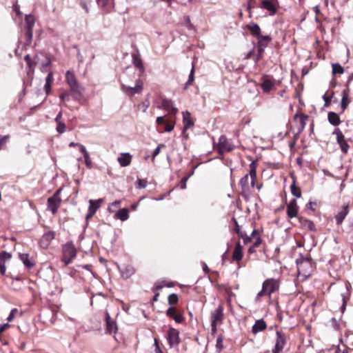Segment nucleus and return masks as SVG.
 Instances as JSON below:
<instances>
[{
  "label": "nucleus",
  "mask_w": 353,
  "mask_h": 353,
  "mask_svg": "<svg viewBox=\"0 0 353 353\" xmlns=\"http://www.w3.org/2000/svg\"><path fill=\"white\" fill-rule=\"evenodd\" d=\"M65 82L70 89L72 99L74 101L80 102L83 99V88L78 82L73 71L68 70L65 72Z\"/></svg>",
  "instance_id": "f257e3e1"
},
{
  "label": "nucleus",
  "mask_w": 353,
  "mask_h": 353,
  "mask_svg": "<svg viewBox=\"0 0 353 353\" xmlns=\"http://www.w3.org/2000/svg\"><path fill=\"white\" fill-rule=\"evenodd\" d=\"M77 251L72 241L67 242L62 247L61 261L65 265H68L72 262L77 256Z\"/></svg>",
  "instance_id": "f03ea898"
},
{
  "label": "nucleus",
  "mask_w": 353,
  "mask_h": 353,
  "mask_svg": "<svg viewBox=\"0 0 353 353\" xmlns=\"http://www.w3.org/2000/svg\"><path fill=\"white\" fill-rule=\"evenodd\" d=\"M279 288V285L276 279H268L263 283L262 289L257 294L256 299L265 295L270 296L273 292L278 290Z\"/></svg>",
  "instance_id": "7ed1b4c3"
},
{
  "label": "nucleus",
  "mask_w": 353,
  "mask_h": 353,
  "mask_svg": "<svg viewBox=\"0 0 353 353\" xmlns=\"http://www.w3.org/2000/svg\"><path fill=\"white\" fill-rule=\"evenodd\" d=\"M260 86L264 93L268 94L276 89V81L270 75H263L261 78Z\"/></svg>",
  "instance_id": "20e7f679"
},
{
  "label": "nucleus",
  "mask_w": 353,
  "mask_h": 353,
  "mask_svg": "<svg viewBox=\"0 0 353 353\" xmlns=\"http://www.w3.org/2000/svg\"><path fill=\"white\" fill-rule=\"evenodd\" d=\"M352 79L353 76L349 77L346 83V88L344 89L341 92L342 99L341 101V113H343L345 111L351 102V99L350 98V89L349 85Z\"/></svg>",
  "instance_id": "39448f33"
},
{
  "label": "nucleus",
  "mask_w": 353,
  "mask_h": 353,
  "mask_svg": "<svg viewBox=\"0 0 353 353\" xmlns=\"http://www.w3.org/2000/svg\"><path fill=\"white\" fill-rule=\"evenodd\" d=\"M279 7L278 0H261L259 8L266 10L270 16L275 15Z\"/></svg>",
  "instance_id": "423d86ee"
},
{
  "label": "nucleus",
  "mask_w": 353,
  "mask_h": 353,
  "mask_svg": "<svg viewBox=\"0 0 353 353\" xmlns=\"http://www.w3.org/2000/svg\"><path fill=\"white\" fill-rule=\"evenodd\" d=\"M166 339L170 348L176 347L180 343L179 331L174 327H170Z\"/></svg>",
  "instance_id": "0eeeda50"
},
{
  "label": "nucleus",
  "mask_w": 353,
  "mask_h": 353,
  "mask_svg": "<svg viewBox=\"0 0 353 353\" xmlns=\"http://www.w3.org/2000/svg\"><path fill=\"white\" fill-rule=\"evenodd\" d=\"M333 134L336 136V142L339 145L340 148L343 153L347 154L348 152L350 145L347 143L345 136L339 128H335Z\"/></svg>",
  "instance_id": "6e6552de"
},
{
  "label": "nucleus",
  "mask_w": 353,
  "mask_h": 353,
  "mask_svg": "<svg viewBox=\"0 0 353 353\" xmlns=\"http://www.w3.org/2000/svg\"><path fill=\"white\" fill-rule=\"evenodd\" d=\"M339 291L342 298V305L341 307V311L344 312L346 307V303L350 297L349 284L342 283L338 286Z\"/></svg>",
  "instance_id": "1a4fd4ad"
},
{
  "label": "nucleus",
  "mask_w": 353,
  "mask_h": 353,
  "mask_svg": "<svg viewBox=\"0 0 353 353\" xmlns=\"http://www.w3.org/2000/svg\"><path fill=\"white\" fill-rule=\"evenodd\" d=\"M143 83L142 80L139 78L136 80V85L134 87L127 86L124 84L122 85L123 90L129 96H133L135 94H139L143 90Z\"/></svg>",
  "instance_id": "9d476101"
},
{
  "label": "nucleus",
  "mask_w": 353,
  "mask_h": 353,
  "mask_svg": "<svg viewBox=\"0 0 353 353\" xmlns=\"http://www.w3.org/2000/svg\"><path fill=\"white\" fill-rule=\"evenodd\" d=\"M216 150L220 154H223L225 152H230L232 150V145L228 141L225 136H221L219 139L218 145Z\"/></svg>",
  "instance_id": "9b49d317"
},
{
  "label": "nucleus",
  "mask_w": 353,
  "mask_h": 353,
  "mask_svg": "<svg viewBox=\"0 0 353 353\" xmlns=\"http://www.w3.org/2000/svg\"><path fill=\"white\" fill-rule=\"evenodd\" d=\"M309 119V116L298 111L294 116V120L297 123V130L299 133L302 132L305 127L306 121Z\"/></svg>",
  "instance_id": "f8f14e48"
},
{
  "label": "nucleus",
  "mask_w": 353,
  "mask_h": 353,
  "mask_svg": "<svg viewBox=\"0 0 353 353\" xmlns=\"http://www.w3.org/2000/svg\"><path fill=\"white\" fill-rule=\"evenodd\" d=\"M223 307L219 304L217 307L210 313V323L221 324L223 320Z\"/></svg>",
  "instance_id": "ddd939ff"
},
{
  "label": "nucleus",
  "mask_w": 353,
  "mask_h": 353,
  "mask_svg": "<svg viewBox=\"0 0 353 353\" xmlns=\"http://www.w3.org/2000/svg\"><path fill=\"white\" fill-rule=\"evenodd\" d=\"M61 199L52 196L48 199L47 209L55 215L61 204Z\"/></svg>",
  "instance_id": "4468645a"
},
{
  "label": "nucleus",
  "mask_w": 353,
  "mask_h": 353,
  "mask_svg": "<svg viewBox=\"0 0 353 353\" xmlns=\"http://www.w3.org/2000/svg\"><path fill=\"white\" fill-rule=\"evenodd\" d=\"M296 263L299 274L305 272H307V270L311 268L310 259L308 258H304L303 256H301L299 258L296 259Z\"/></svg>",
  "instance_id": "2eb2a0df"
},
{
  "label": "nucleus",
  "mask_w": 353,
  "mask_h": 353,
  "mask_svg": "<svg viewBox=\"0 0 353 353\" xmlns=\"http://www.w3.org/2000/svg\"><path fill=\"white\" fill-rule=\"evenodd\" d=\"M105 321L106 325V332L110 334H116L118 330L117 323L110 317V315L108 311H106L105 314Z\"/></svg>",
  "instance_id": "dca6fc26"
},
{
  "label": "nucleus",
  "mask_w": 353,
  "mask_h": 353,
  "mask_svg": "<svg viewBox=\"0 0 353 353\" xmlns=\"http://www.w3.org/2000/svg\"><path fill=\"white\" fill-rule=\"evenodd\" d=\"M276 339L274 348L283 351L287 343L286 337L284 333L281 331H276Z\"/></svg>",
  "instance_id": "f3484780"
},
{
  "label": "nucleus",
  "mask_w": 353,
  "mask_h": 353,
  "mask_svg": "<svg viewBox=\"0 0 353 353\" xmlns=\"http://www.w3.org/2000/svg\"><path fill=\"white\" fill-rule=\"evenodd\" d=\"M256 178H241L239 185L242 188L243 192H248L250 191V188H254L255 179Z\"/></svg>",
  "instance_id": "a211bd4d"
},
{
  "label": "nucleus",
  "mask_w": 353,
  "mask_h": 353,
  "mask_svg": "<svg viewBox=\"0 0 353 353\" xmlns=\"http://www.w3.org/2000/svg\"><path fill=\"white\" fill-rule=\"evenodd\" d=\"M272 39L270 35H261L257 38L256 49L265 50V48L272 41Z\"/></svg>",
  "instance_id": "6ab92c4d"
},
{
  "label": "nucleus",
  "mask_w": 353,
  "mask_h": 353,
  "mask_svg": "<svg viewBox=\"0 0 353 353\" xmlns=\"http://www.w3.org/2000/svg\"><path fill=\"white\" fill-rule=\"evenodd\" d=\"M97 5L105 13H110L114 8V0H97Z\"/></svg>",
  "instance_id": "aec40b11"
},
{
  "label": "nucleus",
  "mask_w": 353,
  "mask_h": 353,
  "mask_svg": "<svg viewBox=\"0 0 353 353\" xmlns=\"http://www.w3.org/2000/svg\"><path fill=\"white\" fill-rule=\"evenodd\" d=\"M132 57L134 67L140 72L139 76L142 75L145 71V67L141 58V55L139 53L132 54Z\"/></svg>",
  "instance_id": "412c9836"
},
{
  "label": "nucleus",
  "mask_w": 353,
  "mask_h": 353,
  "mask_svg": "<svg viewBox=\"0 0 353 353\" xmlns=\"http://www.w3.org/2000/svg\"><path fill=\"white\" fill-rule=\"evenodd\" d=\"M298 206L296 199H292L287 205V214L290 218L297 216Z\"/></svg>",
  "instance_id": "4be33fe9"
},
{
  "label": "nucleus",
  "mask_w": 353,
  "mask_h": 353,
  "mask_svg": "<svg viewBox=\"0 0 353 353\" xmlns=\"http://www.w3.org/2000/svg\"><path fill=\"white\" fill-rule=\"evenodd\" d=\"M161 107L170 114H176L178 112V109L173 106L172 101L170 99H163L161 101Z\"/></svg>",
  "instance_id": "5701e85b"
},
{
  "label": "nucleus",
  "mask_w": 353,
  "mask_h": 353,
  "mask_svg": "<svg viewBox=\"0 0 353 353\" xmlns=\"http://www.w3.org/2000/svg\"><path fill=\"white\" fill-rule=\"evenodd\" d=\"M299 221L303 228L312 232H315L316 230L315 224L312 221L305 217L300 216L299 217Z\"/></svg>",
  "instance_id": "b1692460"
},
{
  "label": "nucleus",
  "mask_w": 353,
  "mask_h": 353,
  "mask_svg": "<svg viewBox=\"0 0 353 353\" xmlns=\"http://www.w3.org/2000/svg\"><path fill=\"white\" fill-rule=\"evenodd\" d=\"M245 27L253 37L258 38L262 35L261 28L257 23L251 22L249 24H247Z\"/></svg>",
  "instance_id": "393cba45"
},
{
  "label": "nucleus",
  "mask_w": 353,
  "mask_h": 353,
  "mask_svg": "<svg viewBox=\"0 0 353 353\" xmlns=\"http://www.w3.org/2000/svg\"><path fill=\"white\" fill-rule=\"evenodd\" d=\"M348 214V205H344L343 208L336 214L335 219L337 225H340Z\"/></svg>",
  "instance_id": "a878e982"
},
{
  "label": "nucleus",
  "mask_w": 353,
  "mask_h": 353,
  "mask_svg": "<svg viewBox=\"0 0 353 353\" xmlns=\"http://www.w3.org/2000/svg\"><path fill=\"white\" fill-rule=\"evenodd\" d=\"M55 122L57 123V131L62 134L65 131V124L62 121V112H59V114L57 115L55 119Z\"/></svg>",
  "instance_id": "bb28decb"
},
{
  "label": "nucleus",
  "mask_w": 353,
  "mask_h": 353,
  "mask_svg": "<svg viewBox=\"0 0 353 353\" xmlns=\"http://www.w3.org/2000/svg\"><path fill=\"white\" fill-rule=\"evenodd\" d=\"M55 233L53 231H48L44 233L41 237V243L48 247L50 243L54 239Z\"/></svg>",
  "instance_id": "cd10ccee"
},
{
  "label": "nucleus",
  "mask_w": 353,
  "mask_h": 353,
  "mask_svg": "<svg viewBox=\"0 0 353 353\" xmlns=\"http://www.w3.org/2000/svg\"><path fill=\"white\" fill-rule=\"evenodd\" d=\"M118 161L121 166H128L132 161V155L129 153H122L121 156L118 157Z\"/></svg>",
  "instance_id": "c85d7f7f"
},
{
  "label": "nucleus",
  "mask_w": 353,
  "mask_h": 353,
  "mask_svg": "<svg viewBox=\"0 0 353 353\" xmlns=\"http://www.w3.org/2000/svg\"><path fill=\"white\" fill-rule=\"evenodd\" d=\"M327 120L329 123L334 126H338L341 123L339 114L334 112H328Z\"/></svg>",
  "instance_id": "c756f323"
},
{
  "label": "nucleus",
  "mask_w": 353,
  "mask_h": 353,
  "mask_svg": "<svg viewBox=\"0 0 353 353\" xmlns=\"http://www.w3.org/2000/svg\"><path fill=\"white\" fill-rule=\"evenodd\" d=\"M53 81H54L53 72H50L46 78V83L44 85V90H45L46 94L47 95H48L51 92L52 85L53 83Z\"/></svg>",
  "instance_id": "7c9ffc66"
},
{
  "label": "nucleus",
  "mask_w": 353,
  "mask_h": 353,
  "mask_svg": "<svg viewBox=\"0 0 353 353\" xmlns=\"http://www.w3.org/2000/svg\"><path fill=\"white\" fill-rule=\"evenodd\" d=\"M267 327L265 322L263 319L256 320L254 325L252 326V332L253 334L264 330Z\"/></svg>",
  "instance_id": "2f4dec72"
},
{
  "label": "nucleus",
  "mask_w": 353,
  "mask_h": 353,
  "mask_svg": "<svg viewBox=\"0 0 353 353\" xmlns=\"http://www.w3.org/2000/svg\"><path fill=\"white\" fill-rule=\"evenodd\" d=\"M243 258V252H242V246L239 241L234 250L233 254H232V259L234 261H239Z\"/></svg>",
  "instance_id": "473e14b6"
},
{
  "label": "nucleus",
  "mask_w": 353,
  "mask_h": 353,
  "mask_svg": "<svg viewBox=\"0 0 353 353\" xmlns=\"http://www.w3.org/2000/svg\"><path fill=\"white\" fill-rule=\"evenodd\" d=\"M114 218L122 221H126L129 218V210L128 208H122L119 210L114 214Z\"/></svg>",
  "instance_id": "72a5a7b5"
},
{
  "label": "nucleus",
  "mask_w": 353,
  "mask_h": 353,
  "mask_svg": "<svg viewBox=\"0 0 353 353\" xmlns=\"http://www.w3.org/2000/svg\"><path fill=\"white\" fill-rule=\"evenodd\" d=\"M19 257L26 267L30 269L34 266V263L30 260L28 254H19Z\"/></svg>",
  "instance_id": "f704fd0d"
},
{
  "label": "nucleus",
  "mask_w": 353,
  "mask_h": 353,
  "mask_svg": "<svg viewBox=\"0 0 353 353\" xmlns=\"http://www.w3.org/2000/svg\"><path fill=\"white\" fill-rule=\"evenodd\" d=\"M183 121L184 127L186 129L189 128L194 124V122L191 119L190 113L188 112L183 113Z\"/></svg>",
  "instance_id": "c9c22d12"
},
{
  "label": "nucleus",
  "mask_w": 353,
  "mask_h": 353,
  "mask_svg": "<svg viewBox=\"0 0 353 353\" xmlns=\"http://www.w3.org/2000/svg\"><path fill=\"white\" fill-rule=\"evenodd\" d=\"M334 95V91H331V92L327 91L325 93V94L323 96V99L325 101L324 107L327 108L331 105L332 100Z\"/></svg>",
  "instance_id": "e433bc0d"
},
{
  "label": "nucleus",
  "mask_w": 353,
  "mask_h": 353,
  "mask_svg": "<svg viewBox=\"0 0 353 353\" xmlns=\"http://www.w3.org/2000/svg\"><path fill=\"white\" fill-rule=\"evenodd\" d=\"M293 181L290 185L291 192L292 195L296 196V198H300L301 196V189L296 185V180L295 178H292Z\"/></svg>",
  "instance_id": "4c0bfd02"
},
{
  "label": "nucleus",
  "mask_w": 353,
  "mask_h": 353,
  "mask_svg": "<svg viewBox=\"0 0 353 353\" xmlns=\"http://www.w3.org/2000/svg\"><path fill=\"white\" fill-rule=\"evenodd\" d=\"M26 26L25 28L32 29L35 23V19L33 15L28 14L25 17Z\"/></svg>",
  "instance_id": "58836bf2"
},
{
  "label": "nucleus",
  "mask_w": 353,
  "mask_h": 353,
  "mask_svg": "<svg viewBox=\"0 0 353 353\" xmlns=\"http://www.w3.org/2000/svg\"><path fill=\"white\" fill-rule=\"evenodd\" d=\"M332 75L335 76L336 74H342L344 72L343 68L338 63H332Z\"/></svg>",
  "instance_id": "ea45409f"
},
{
  "label": "nucleus",
  "mask_w": 353,
  "mask_h": 353,
  "mask_svg": "<svg viewBox=\"0 0 353 353\" xmlns=\"http://www.w3.org/2000/svg\"><path fill=\"white\" fill-rule=\"evenodd\" d=\"M10 136L9 134L0 135V151L6 149V145L10 141Z\"/></svg>",
  "instance_id": "a19ab883"
},
{
  "label": "nucleus",
  "mask_w": 353,
  "mask_h": 353,
  "mask_svg": "<svg viewBox=\"0 0 353 353\" xmlns=\"http://www.w3.org/2000/svg\"><path fill=\"white\" fill-rule=\"evenodd\" d=\"M33 30L25 28L24 37L26 39V44L30 45L32 40Z\"/></svg>",
  "instance_id": "79ce46f5"
},
{
  "label": "nucleus",
  "mask_w": 353,
  "mask_h": 353,
  "mask_svg": "<svg viewBox=\"0 0 353 353\" xmlns=\"http://www.w3.org/2000/svg\"><path fill=\"white\" fill-rule=\"evenodd\" d=\"M194 81V66L193 65L192 68V70L190 72L188 80L185 84L184 89L187 90L190 85H192L193 82Z\"/></svg>",
  "instance_id": "37998d69"
},
{
  "label": "nucleus",
  "mask_w": 353,
  "mask_h": 353,
  "mask_svg": "<svg viewBox=\"0 0 353 353\" xmlns=\"http://www.w3.org/2000/svg\"><path fill=\"white\" fill-rule=\"evenodd\" d=\"M258 166L259 162L257 161H254L250 164L249 174L250 176H256Z\"/></svg>",
  "instance_id": "c03bdc74"
},
{
  "label": "nucleus",
  "mask_w": 353,
  "mask_h": 353,
  "mask_svg": "<svg viewBox=\"0 0 353 353\" xmlns=\"http://www.w3.org/2000/svg\"><path fill=\"white\" fill-rule=\"evenodd\" d=\"M89 203L88 211L92 212V214H95L99 208V204L97 201L93 200H90Z\"/></svg>",
  "instance_id": "a18cd8bd"
},
{
  "label": "nucleus",
  "mask_w": 353,
  "mask_h": 353,
  "mask_svg": "<svg viewBox=\"0 0 353 353\" xmlns=\"http://www.w3.org/2000/svg\"><path fill=\"white\" fill-rule=\"evenodd\" d=\"M12 254L6 251L0 252V262L5 263L6 261L10 260Z\"/></svg>",
  "instance_id": "49530a36"
},
{
  "label": "nucleus",
  "mask_w": 353,
  "mask_h": 353,
  "mask_svg": "<svg viewBox=\"0 0 353 353\" xmlns=\"http://www.w3.org/2000/svg\"><path fill=\"white\" fill-rule=\"evenodd\" d=\"M236 233L238 234L239 236L243 240L245 244L251 242V236H248L245 232L240 230Z\"/></svg>",
  "instance_id": "de8ad7c7"
},
{
  "label": "nucleus",
  "mask_w": 353,
  "mask_h": 353,
  "mask_svg": "<svg viewBox=\"0 0 353 353\" xmlns=\"http://www.w3.org/2000/svg\"><path fill=\"white\" fill-rule=\"evenodd\" d=\"M163 125H164V128H163V131H165V132H171L174 129V123L172 122V121L167 120L166 123H165L163 124Z\"/></svg>",
  "instance_id": "09e8293b"
},
{
  "label": "nucleus",
  "mask_w": 353,
  "mask_h": 353,
  "mask_svg": "<svg viewBox=\"0 0 353 353\" xmlns=\"http://www.w3.org/2000/svg\"><path fill=\"white\" fill-rule=\"evenodd\" d=\"M256 7H259V5L256 3V0L248 2L247 10L249 12L250 17H252V11H251V10L252 8H256Z\"/></svg>",
  "instance_id": "8fccbe9b"
},
{
  "label": "nucleus",
  "mask_w": 353,
  "mask_h": 353,
  "mask_svg": "<svg viewBox=\"0 0 353 353\" xmlns=\"http://www.w3.org/2000/svg\"><path fill=\"white\" fill-rule=\"evenodd\" d=\"M179 301V298L176 294L172 293L168 296V301L170 305H174Z\"/></svg>",
  "instance_id": "3c124183"
},
{
  "label": "nucleus",
  "mask_w": 353,
  "mask_h": 353,
  "mask_svg": "<svg viewBox=\"0 0 353 353\" xmlns=\"http://www.w3.org/2000/svg\"><path fill=\"white\" fill-rule=\"evenodd\" d=\"M223 339L222 335H219L216 339V348L219 352H221V350L223 349Z\"/></svg>",
  "instance_id": "603ef678"
},
{
  "label": "nucleus",
  "mask_w": 353,
  "mask_h": 353,
  "mask_svg": "<svg viewBox=\"0 0 353 353\" xmlns=\"http://www.w3.org/2000/svg\"><path fill=\"white\" fill-rule=\"evenodd\" d=\"M70 95H71L70 89L63 92L59 96L61 102L68 101L70 99Z\"/></svg>",
  "instance_id": "864d4df0"
},
{
  "label": "nucleus",
  "mask_w": 353,
  "mask_h": 353,
  "mask_svg": "<svg viewBox=\"0 0 353 353\" xmlns=\"http://www.w3.org/2000/svg\"><path fill=\"white\" fill-rule=\"evenodd\" d=\"M256 50H257V54H256L255 59H254L255 63H257L261 59H262V58L263 57L264 52H265V50H260V49H256Z\"/></svg>",
  "instance_id": "5fc2aeb1"
},
{
  "label": "nucleus",
  "mask_w": 353,
  "mask_h": 353,
  "mask_svg": "<svg viewBox=\"0 0 353 353\" xmlns=\"http://www.w3.org/2000/svg\"><path fill=\"white\" fill-rule=\"evenodd\" d=\"M24 59L30 69L34 67V63L32 61V59L29 54L26 55Z\"/></svg>",
  "instance_id": "6e6d98bb"
},
{
  "label": "nucleus",
  "mask_w": 353,
  "mask_h": 353,
  "mask_svg": "<svg viewBox=\"0 0 353 353\" xmlns=\"http://www.w3.org/2000/svg\"><path fill=\"white\" fill-rule=\"evenodd\" d=\"M150 103L149 101H143L141 103L139 104L138 108L139 110H142L143 112H145L148 108L149 107Z\"/></svg>",
  "instance_id": "4d7b16f0"
},
{
  "label": "nucleus",
  "mask_w": 353,
  "mask_h": 353,
  "mask_svg": "<svg viewBox=\"0 0 353 353\" xmlns=\"http://www.w3.org/2000/svg\"><path fill=\"white\" fill-rule=\"evenodd\" d=\"M137 185L139 188H144L147 185V181L144 179L138 178Z\"/></svg>",
  "instance_id": "13d9d810"
},
{
  "label": "nucleus",
  "mask_w": 353,
  "mask_h": 353,
  "mask_svg": "<svg viewBox=\"0 0 353 353\" xmlns=\"http://www.w3.org/2000/svg\"><path fill=\"white\" fill-rule=\"evenodd\" d=\"M176 312V309L173 307H170L166 311V315L170 318H173Z\"/></svg>",
  "instance_id": "bf43d9fd"
},
{
  "label": "nucleus",
  "mask_w": 353,
  "mask_h": 353,
  "mask_svg": "<svg viewBox=\"0 0 353 353\" xmlns=\"http://www.w3.org/2000/svg\"><path fill=\"white\" fill-rule=\"evenodd\" d=\"M176 323H181L184 321L185 319L181 314H175L174 316L172 318Z\"/></svg>",
  "instance_id": "052dcab7"
},
{
  "label": "nucleus",
  "mask_w": 353,
  "mask_h": 353,
  "mask_svg": "<svg viewBox=\"0 0 353 353\" xmlns=\"http://www.w3.org/2000/svg\"><path fill=\"white\" fill-rule=\"evenodd\" d=\"M17 312V308H13L10 311V313L9 314L8 316L7 317V321H12L14 319V315H15V314Z\"/></svg>",
  "instance_id": "680f3d73"
},
{
  "label": "nucleus",
  "mask_w": 353,
  "mask_h": 353,
  "mask_svg": "<svg viewBox=\"0 0 353 353\" xmlns=\"http://www.w3.org/2000/svg\"><path fill=\"white\" fill-rule=\"evenodd\" d=\"M162 147H165V145L163 144H160L159 145L157 148L154 150L153 152V154H152V158L154 159L160 152L161 151V148Z\"/></svg>",
  "instance_id": "e2e57ef3"
},
{
  "label": "nucleus",
  "mask_w": 353,
  "mask_h": 353,
  "mask_svg": "<svg viewBox=\"0 0 353 353\" xmlns=\"http://www.w3.org/2000/svg\"><path fill=\"white\" fill-rule=\"evenodd\" d=\"M189 178H182V180L180 182V184L177 185L176 186H179L181 189H185L186 188V182Z\"/></svg>",
  "instance_id": "0e129e2a"
},
{
  "label": "nucleus",
  "mask_w": 353,
  "mask_h": 353,
  "mask_svg": "<svg viewBox=\"0 0 353 353\" xmlns=\"http://www.w3.org/2000/svg\"><path fill=\"white\" fill-rule=\"evenodd\" d=\"M80 5L86 13L89 12L88 3L85 1L81 0L80 2Z\"/></svg>",
  "instance_id": "69168bd1"
},
{
  "label": "nucleus",
  "mask_w": 353,
  "mask_h": 353,
  "mask_svg": "<svg viewBox=\"0 0 353 353\" xmlns=\"http://www.w3.org/2000/svg\"><path fill=\"white\" fill-rule=\"evenodd\" d=\"M154 347H154V353H163L162 350H161V348L159 345L158 341L156 339H154Z\"/></svg>",
  "instance_id": "338daca9"
},
{
  "label": "nucleus",
  "mask_w": 353,
  "mask_h": 353,
  "mask_svg": "<svg viewBox=\"0 0 353 353\" xmlns=\"http://www.w3.org/2000/svg\"><path fill=\"white\" fill-rule=\"evenodd\" d=\"M166 119H164V117H159L157 118V124L158 125H163L165 123H166Z\"/></svg>",
  "instance_id": "774afa93"
}]
</instances>
